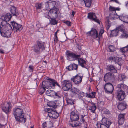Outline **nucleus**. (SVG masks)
<instances>
[{
	"instance_id": "obj_1",
	"label": "nucleus",
	"mask_w": 128,
	"mask_h": 128,
	"mask_svg": "<svg viewBox=\"0 0 128 128\" xmlns=\"http://www.w3.org/2000/svg\"><path fill=\"white\" fill-rule=\"evenodd\" d=\"M66 54L67 60L72 61L78 60V64L82 67L86 68V62L83 59L80 58V55L76 54L68 50H66Z\"/></svg>"
},
{
	"instance_id": "obj_2",
	"label": "nucleus",
	"mask_w": 128,
	"mask_h": 128,
	"mask_svg": "<svg viewBox=\"0 0 128 128\" xmlns=\"http://www.w3.org/2000/svg\"><path fill=\"white\" fill-rule=\"evenodd\" d=\"M7 22L3 20L1 22L2 26L0 32L2 36L8 38L10 36L12 29L10 24Z\"/></svg>"
},
{
	"instance_id": "obj_3",
	"label": "nucleus",
	"mask_w": 128,
	"mask_h": 128,
	"mask_svg": "<svg viewBox=\"0 0 128 128\" xmlns=\"http://www.w3.org/2000/svg\"><path fill=\"white\" fill-rule=\"evenodd\" d=\"M9 10L11 14L8 13L5 15L1 16L0 18L2 20L8 21L10 20L12 16H15L17 17L20 14V12L15 6H10L9 8Z\"/></svg>"
},
{
	"instance_id": "obj_4",
	"label": "nucleus",
	"mask_w": 128,
	"mask_h": 128,
	"mask_svg": "<svg viewBox=\"0 0 128 128\" xmlns=\"http://www.w3.org/2000/svg\"><path fill=\"white\" fill-rule=\"evenodd\" d=\"M13 112V114L17 121L24 123H25L26 118L24 117L25 114L22 109L19 108H14Z\"/></svg>"
},
{
	"instance_id": "obj_5",
	"label": "nucleus",
	"mask_w": 128,
	"mask_h": 128,
	"mask_svg": "<svg viewBox=\"0 0 128 128\" xmlns=\"http://www.w3.org/2000/svg\"><path fill=\"white\" fill-rule=\"evenodd\" d=\"M70 118L71 122L69 123L70 125L72 127L79 126L81 124L79 120L80 114L76 111H73L70 113Z\"/></svg>"
},
{
	"instance_id": "obj_6",
	"label": "nucleus",
	"mask_w": 128,
	"mask_h": 128,
	"mask_svg": "<svg viewBox=\"0 0 128 128\" xmlns=\"http://www.w3.org/2000/svg\"><path fill=\"white\" fill-rule=\"evenodd\" d=\"M46 44L44 42L38 40L36 41V44L32 47L33 51L37 54H39L42 51L45 50Z\"/></svg>"
},
{
	"instance_id": "obj_7",
	"label": "nucleus",
	"mask_w": 128,
	"mask_h": 128,
	"mask_svg": "<svg viewBox=\"0 0 128 128\" xmlns=\"http://www.w3.org/2000/svg\"><path fill=\"white\" fill-rule=\"evenodd\" d=\"M59 5V2L51 0L46 2L45 4L46 10H47L54 9V8H57Z\"/></svg>"
},
{
	"instance_id": "obj_8",
	"label": "nucleus",
	"mask_w": 128,
	"mask_h": 128,
	"mask_svg": "<svg viewBox=\"0 0 128 128\" xmlns=\"http://www.w3.org/2000/svg\"><path fill=\"white\" fill-rule=\"evenodd\" d=\"M59 10L58 8H55L54 9L52 10L44 13V16L50 20L51 17L53 18H56L58 16V14Z\"/></svg>"
},
{
	"instance_id": "obj_9",
	"label": "nucleus",
	"mask_w": 128,
	"mask_h": 128,
	"mask_svg": "<svg viewBox=\"0 0 128 128\" xmlns=\"http://www.w3.org/2000/svg\"><path fill=\"white\" fill-rule=\"evenodd\" d=\"M102 123L100 122H97L96 125L97 128H109V127L112 124L110 122L107 118H102Z\"/></svg>"
},
{
	"instance_id": "obj_10",
	"label": "nucleus",
	"mask_w": 128,
	"mask_h": 128,
	"mask_svg": "<svg viewBox=\"0 0 128 128\" xmlns=\"http://www.w3.org/2000/svg\"><path fill=\"white\" fill-rule=\"evenodd\" d=\"M46 111L48 112V115L51 118L56 119L59 116V114L56 110L50 108H46Z\"/></svg>"
},
{
	"instance_id": "obj_11",
	"label": "nucleus",
	"mask_w": 128,
	"mask_h": 128,
	"mask_svg": "<svg viewBox=\"0 0 128 128\" xmlns=\"http://www.w3.org/2000/svg\"><path fill=\"white\" fill-rule=\"evenodd\" d=\"M83 77V74L82 73H79L75 76H73L71 78V80L75 84L78 85L82 82Z\"/></svg>"
},
{
	"instance_id": "obj_12",
	"label": "nucleus",
	"mask_w": 128,
	"mask_h": 128,
	"mask_svg": "<svg viewBox=\"0 0 128 128\" xmlns=\"http://www.w3.org/2000/svg\"><path fill=\"white\" fill-rule=\"evenodd\" d=\"M61 83L63 90L64 91H68L72 87V83L69 80H64Z\"/></svg>"
},
{
	"instance_id": "obj_13",
	"label": "nucleus",
	"mask_w": 128,
	"mask_h": 128,
	"mask_svg": "<svg viewBox=\"0 0 128 128\" xmlns=\"http://www.w3.org/2000/svg\"><path fill=\"white\" fill-rule=\"evenodd\" d=\"M1 107L2 110L7 114H9L11 110L12 106L10 102L4 104Z\"/></svg>"
},
{
	"instance_id": "obj_14",
	"label": "nucleus",
	"mask_w": 128,
	"mask_h": 128,
	"mask_svg": "<svg viewBox=\"0 0 128 128\" xmlns=\"http://www.w3.org/2000/svg\"><path fill=\"white\" fill-rule=\"evenodd\" d=\"M104 88L105 92L109 94H112L114 90L113 85L109 82L105 84Z\"/></svg>"
},
{
	"instance_id": "obj_15",
	"label": "nucleus",
	"mask_w": 128,
	"mask_h": 128,
	"mask_svg": "<svg viewBox=\"0 0 128 128\" xmlns=\"http://www.w3.org/2000/svg\"><path fill=\"white\" fill-rule=\"evenodd\" d=\"M40 93L42 94H43L45 91L46 88H50L48 81H43L42 83V84L40 85Z\"/></svg>"
},
{
	"instance_id": "obj_16",
	"label": "nucleus",
	"mask_w": 128,
	"mask_h": 128,
	"mask_svg": "<svg viewBox=\"0 0 128 128\" xmlns=\"http://www.w3.org/2000/svg\"><path fill=\"white\" fill-rule=\"evenodd\" d=\"M87 36H90L92 38L94 39L98 38V34L97 30L94 28H92L90 31L88 32L86 34Z\"/></svg>"
},
{
	"instance_id": "obj_17",
	"label": "nucleus",
	"mask_w": 128,
	"mask_h": 128,
	"mask_svg": "<svg viewBox=\"0 0 128 128\" xmlns=\"http://www.w3.org/2000/svg\"><path fill=\"white\" fill-rule=\"evenodd\" d=\"M47 80H49L48 81L49 84V86L50 88H55V86H57L60 88H61V86L54 79H52L50 78H48Z\"/></svg>"
},
{
	"instance_id": "obj_18",
	"label": "nucleus",
	"mask_w": 128,
	"mask_h": 128,
	"mask_svg": "<svg viewBox=\"0 0 128 128\" xmlns=\"http://www.w3.org/2000/svg\"><path fill=\"white\" fill-rule=\"evenodd\" d=\"M114 74L110 72L106 73L104 75V80L106 82L114 80Z\"/></svg>"
},
{
	"instance_id": "obj_19",
	"label": "nucleus",
	"mask_w": 128,
	"mask_h": 128,
	"mask_svg": "<svg viewBox=\"0 0 128 128\" xmlns=\"http://www.w3.org/2000/svg\"><path fill=\"white\" fill-rule=\"evenodd\" d=\"M11 24L13 27L12 30L15 32L21 30L22 29V25L14 21L11 22Z\"/></svg>"
},
{
	"instance_id": "obj_20",
	"label": "nucleus",
	"mask_w": 128,
	"mask_h": 128,
	"mask_svg": "<svg viewBox=\"0 0 128 128\" xmlns=\"http://www.w3.org/2000/svg\"><path fill=\"white\" fill-rule=\"evenodd\" d=\"M125 91L122 90H117L116 91V94L118 100L120 101L123 100L125 98L126 95Z\"/></svg>"
},
{
	"instance_id": "obj_21",
	"label": "nucleus",
	"mask_w": 128,
	"mask_h": 128,
	"mask_svg": "<svg viewBox=\"0 0 128 128\" xmlns=\"http://www.w3.org/2000/svg\"><path fill=\"white\" fill-rule=\"evenodd\" d=\"M88 115L84 114H80L79 120L83 123L85 126H87L86 120L88 119Z\"/></svg>"
},
{
	"instance_id": "obj_22",
	"label": "nucleus",
	"mask_w": 128,
	"mask_h": 128,
	"mask_svg": "<svg viewBox=\"0 0 128 128\" xmlns=\"http://www.w3.org/2000/svg\"><path fill=\"white\" fill-rule=\"evenodd\" d=\"M88 18L90 20L98 23H100V21L97 18L95 13L93 12H90L88 14Z\"/></svg>"
},
{
	"instance_id": "obj_23",
	"label": "nucleus",
	"mask_w": 128,
	"mask_h": 128,
	"mask_svg": "<svg viewBox=\"0 0 128 128\" xmlns=\"http://www.w3.org/2000/svg\"><path fill=\"white\" fill-rule=\"evenodd\" d=\"M108 60L109 61L114 62H115V64L116 63L120 66H121L122 64L121 62V59L117 56H110L108 58Z\"/></svg>"
},
{
	"instance_id": "obj_24",
	"label": "nucleus",
	"mask_w": 128,
	"mask_h": 128,
	"mask_svg": "<svg viewBox=\"0 0 128 128\" xmlns=\"http://www.w3.org/2000/svg\"><path fill=\"white\" fill-rule=\"evenodd\" d=\"M116 87L118 88V90H122L125 91L126 93H128V86L124 84L120 83L118 84Z\"/></svg>"
},
{
	"instance_id": "obj_25",
	"label": "nucleus",
	"mask_w": 128,
	"mask_h": 128,
	"mask_svg": "<svg viewBox=\"0 0 128 128\" xmlns=\"http://www.w3.org/2000/svg\"><path fill=\"white\" fill-rule=\"evenodd\" d=\"M125 114H120L118 116V121L119 124L122 125L124 122Z\"/></svg>"
},
{
	"instance_id": "obj_26",
	"label": "nucleus",
	"mask_w": 128,
	"mask_h": 128,
	"mask_svg": "<svg viewBox=\"0 0 128 128\" xmlns=\"http://www.w3.org/2000/svg\"><path fill=\"white\" fill-rule=\"evenodd\" d=\"M127 106L126 102L123 101L119 103L117 107L118 110L122 111L126 108Z\"/></svg>"
},
{
	"instance_id": "obj_27",
	"label": "nucleus",
	"mask_w": 128,
	"mask_h": 128,
	"mask_svg": "<svg viewBox=\"0 0 128 128\" xmlns=\"http://www.w3.org/2000/svg\"><path fill=\"white\" fill-rule=\"evenodd\" d=\"M46 94L48 96L55 95L58 98L61 97L59 95L58 93L56 92L54 90H48L46 91Z\"/></svg>"
},
{
	"instance_id": "obj_28",
	"label": "nucleus",
	"mask_w": 128,
	"mask_h": 128,
	"mask_svg": "<svg viewBox=\"0 0 128 128\" xmlns=\"http://www.w3.org/2000/svg\"><path fill=\"white\" fill-rule=\"evenodd\" d=\"M107 70L113 73H116L117 72V70L113 65L109 64L107 66Z\"/></svg>"
},
{
	"instance_id": "obj_29",
	"label": "nucleus",
	"mask_w": 128,
	"mask_h": 128,
	"mask_svg": "<svg viewBox=\"0 0 128 128\" xmlns=\"http://www.w3.org/2000/svg\"><path fill=\"white\" fill-rule=\"evenodd\" d=\"M78 65L74 63H72L66 67V68L69 71L72 70H76L78 69Z\"/></svg>"
},
{
	"instance_id": "obj_30",
	"label": "nucleus",
	"mask_w": 128,
	"mask_h": 128,
	"mask_svg": "<svg viewBox=\"0 0 128 128\" xmlns=\"http://www.w3.org/2000/svg\"><path fill=\"white\" fill-rule=\"evenodd\" d=\"M120 20L125 23L128 24V16L125 14H122L120 15Z\"/></svg>"
},
{
	"instance_id": "obj_31",
	"label": "nucleus",
	"mask_w": 128,
	"mask_h": 128,
	"mask_svg": "<svg viewBox=\"0 0 128 128\" xmlns=\"http://www.w3.org/2000/svg\"><path fill=\"white\" fill-rule=\"evenodd\" d=\"M105 22L106 23V30H108L111 25V24L109 20V17H106L105 19Z\"/></svg>"
},
{
	"instance_id": "obj_32",
	"label": "nucleus",
	"mask_w": 128,
	"mask_h": 128,
	"mask_svg": "<svg viewBox=\"0 0 128 128\" xmlns=\"http://www.w3.org/2000/svg\"><path fill=\"white\" fill-rule=\"evenodd\" d=\"M56 101H50L48 103L47 105L49 106L55 108H57V106L56 104Z\"/></svg>"
},
{
	"instance_id": "obj_33",
	"label": "nucleus",
	"mask_w": 128,
	"mask_h": 128,
	"mask_svg": "<svg viewBox=\"0 0 128 128\" xmlns=\"http://www.w3.org/2000/svg\"><path fill=\"white\" fill-rule=\"evenodd\" d=\"M71 88L70 91L73 95H76L79 94L80 90L74 87Z\"/></svg>"
},
{
	"instance_id": "obj_34",
	"label": "nucleus",
	"mask_w": 128,
	"mask_h": 128,
	"mask_svg": "<svg viewBox=\"0 0 128 128\" xmlns=\"http://www.w3.org/2000/svg\"><path fill=\"white\" fill-rule=\"evenodd\" d=\"M91 104L92 106L90 107L89 110L91 111L92 113H95V111L96 109V104L92 102Z\"/></svg>"
},
{
	"instance_id": "obj_35",
	"label": "nucleus",
	"mask_w": 128,
	"mask_h": 128,
	"mask_svg": "<svg viewBox=\"0 0 128 128\" xmlns=\"http://www.w3.org/2000/svg\"><path fill=\"white\" fill-rule=\"evenodd\" d=\"M119 32L116 29V30H114L111 31L110 35L111 36H116L119 34Z\"/></svg>"
},
{
	"instance_id": "obj_36",
	"label": "nucleus",
	"mask_w": 128,
	"mask_h": 128,
	"mask_svg": "<svg viewBox=\"0 0 128 128\" xmlns=\"http://www.w3.org/2000/svg\"><path fill=\"white\" fill-rule=\"evenodd\" d=\"M84 4L87 7H90L92 3V0H83Z\"/></svg>"
},
{
	"instance_id": "obj_37",
	"label": "nucleus",
	"mask_w": 128,
	"mask_h": 128,
	"mask_svg": "<svg viewBox=\"0 0 128 128\" xmlns=\"http://www.w3.org/2000/svg\"><path fill=\"white\" fill-rule=\"evenodd\" d=\"M126 77L124 74H119L118 75V80L119 81H121L124 79Z\"/></svg>"
},
{
	"instance_id": "obj_38",
	"label": "nucleus",
	"mask_w": 128,
	"mask_h": 128,
	"mask_svg": "<svg viewBox=\"0 0 128 128\" xmlns=\"http://www.w3.org/2000/svg\"><path fill=\"white\" fill-rule=\"evenodd\" d=\"M120 51L123 54L128 52V45L124 47L120 48Z\"/></svg>"
},
{
	"instance_id": "obj_39",
	"label": "nucleus",
	"mask_w": 128,
	"mask_h": 128,
	"mask_svg": "<svg viewBox=\"0 0 128 128\" xmlns=\"http://www.w3.org/2000/svg\"><path fill=\"white\" fill-rule=\"evenodd\" d=\"M51 18L50 20V23L52 25H54L58 23V21L56 20L55 18Z\"/></svg>"
},
{
	"instance_id": "obj_40",
	"label": "nucleus",
	"mask_w": 128,
	"mask_h": 128,
	"mask_svg": "<svg viewBox=\"0 0 128 128\" xmlns=\"http://www.w3.org/2000/svg\"><path fill=\"white\" fill-rule=\"evenodd\" d=\"M116 29L119 31H120L122 32L124 31V30H126L124 29V25H121L116 28Z\"/></svg>"
},
{
	"instance_id": "obj_41",
	"label": "nucleus",
	"mask_w": 128,
	"mask_h": 128,
	"mask_svg": "<svg viewBox=\"0 0 128 128\" xmlns=\"http://www.w3.org/2000/svg\"><path fill=\"white\" fill-rule=\"evenodd\" d=\"M43 6V4L42 2H41L40 3H38L36 4L35 7H36V10H38L42 8Z\"/></svg>"
},
{
	"instance_id": "obj_42",
	"label": "nucleus",
	"mask_w": 128,
	"mask_h": 128,
	"mask_svg": "<svg viewBox=\"0 0 128 128\" xmlns=\"http://www.w3.org/2000/svg\"><path fill=\"white\" fill-rule=\"evenodd\" d=\"M122 32L123 33L120 36V37L121 38H128V32L127 31H126V30H124V31L123 32Z\"/></svg>"
},
{
	"instance_id": "obj_43",
	"label": "nucleus",
	"mask_w": 128,
	"mask_h": 128,
	"mask_svg": "<svg viewBox=\"0 0 128 128\" xmlns=\"http://www.w3.org/2000/svg\"><path fill=\"white\" fill-rule=\"evenodd\" d=\"M108 47L109 49L108 51L109 52H112L116 50L115 47L113 45H110L108 46Z\"/></svg>"
},
{
	"instance_id": "obj_44",
	"label": "nucleus",
	"mask_w": 128,
	"mask_h": 128,
	"mask_svg": "<svg viewBox=\"0 0 128 128\" xmlns=\"http://www.w3.org/2000/svg\"><path fill=\"white\" fill-rule=\"evenodd\" d=\"M116 12H112L110 14V16L112 19H116Z\"/></svg>"
},
{
	"instance_id": "obj_45",
	"label": "nucleus",
	"mask_w": 128,
	"mask_h": 128,
	"mask_svg": "<svg viewBox=\"0 0 128 128\" xmlns=\"http://www.w3.org/2000/svg\"><path fill=\"white\" fill-rule=\"evenodd\" d=\"M79 94H78V97L82 99V97L86 96V93H84L83 92H81L80 90Z\"/></svg>"
},
{
	"instance_id": "obj_46",
	"label": "nucleus",
	"mask_w": 128,
	"mask_h": 128,
	"mask_svg": "<svg viewBox=\"0 0 128 128\" xmlns=\"http://www.w3.org/2000/svg\"><path fill=\"white\" fill-rule=\"evenodd\" d=\"M66 101L67 104L68 105H72L74 104V101L72 100L71 99H70L68 98H66Z\"/></svg>"
},
{
	"instance_id": "obj_47",
	"label": "nucleus",
	"mask_w": 128,
	"mask_h": 128,
	"mask_svg": "<svg viewBox=\"0 0 128 128\" xmlns=\"http://www.w3.org/2000/svg\"><path fill=\"white\" fill-rule=\"evenodd\" d=\"M63 23L66 24L68 26H70L72 25L71 22L68 20L64 21L63 22Z\"/></svg>"
},
{
	"instance_id": "obj_48",
	"label": "nucleus",
	"mask_w": 128,
	"mask_h": 128,
	"mask_svg": "<svg viewBox=\"0 0 128 128\" xmlns=\"http://www.w3.org/2000/svg\"><path fill=\"white\" fill-rule=\"evenodd\" d=\"M42 128H48L46 122H45L42 124Z\"/></svg>"
},
{
	"instance_id": "obj_49",
	"label": "nucleus",
	"mask_w": 128,
	"mask_h": 128,
	"mask_svg": "<svg viewBox=\"0 0 128 128\" xmlns=\"http://www.w3.org/2000/svg\"><path fill=\"white\" fill-rule=\"evenodd\" d=\"M86 94V97H88V98H94V96H91V94L90 93L88 94L87 93H85Z\"/></svg>"
},
{
	"instance_id": "obj_50",
	"label": "nucleus",
	"mask_w": 128,
	"mask_h": 128,
	"mask_svg": "<svg viewBox=\"0 0 128 128\" xmlns=\"http://www.w3.org/2000/svg\"><path fill=\"white\" fill-rule=\"evenodd\" d=\"M109 10L110 11H115V8L110 6L109 8Z\"/></svg>"
},
{
	"instance_id": "obj_51",
	"label": "nucleus",
	"mask_w": 128,
	"mask_h": 128,
	"mask_svg": "<svg viewBox=\"0 0 128 128\" xmlns=\"http://www.w3.org/2000/svg\"><path fill=\"white\" fill-rule=\"evenodd\" d=\"M53 123L50 121L49 122L48 125V128H51L52 127H53Z\"/></svg>"
},
{
	"instance_id": "obj_52",
	"label": "nucleus",
	"mask_w": 128,
	"mask_h": 128,
	"mask_svg": "<svg viewBox=\"0 0 128 128\" xmlns=\"http://www.w3.org/2000/svg\"><path fill=\"white\" fill-rule=\"evenodd\" d=\"M103 110L105 114H110V111L108 109H107L105 108Z\"/></svg>"
},
{
	"instance_id": "obj_53",
	"label": "nucleus",
	"mask_w": 128,
	"mask_h": 128,
	"mask_svg": "<svg viewBox=\"0 0 128 128\" xmlns=\"http://www.w3.org/2000/svg\"><path fill=\"white\" fill-rule=\"evenodd\" d=\"M54 42L56 43L58 42V38L57 36L54 37Z\"/></svg>"
},
{
	"instance_id": "obj_54",
	"label": "nucleus",
	"mask_w": 128,
	"mask_h": 128,
	"mask_svg": "<svg viewBox=\"0 0 128 128\" xmlns=\"http://www.w3.org/2000/svg\"><path fill=\"white\" fill-rule=\"evenodd\" d=\"M29 69L31 71H33V66H30L29 67Z\"/></svg>"
},
{
	"instance_id": "obj_55",
	"label": "nucleus",
	"mask_w": 128,
	"mask_h": 128,
	"mask_svg": "<svg viewBox=\"0 0 128 128\" xmlns=\"http://www.w3.org/2000/svg\"><path fill=\"white\" fill-rule=\"evenodd\" d=\"M96 93V92H92L90 93L91 94V96H94V98H95V96L94 95Z\"/></svg>"
},
{
	"instance_id": "obj_56",
	"label": "nucleus",
	"mask_w": 128,
	"mask_h": 128,
	"mask_svg": "<svg viewBox=\"0 0 128 128\" xmlns=\"http://www.w3.org/2000/svg\"><path fill=\"white\" fill-rule=\"evenodd\" d=\"M104 30H100L99 33L100 34H102L104 32Z\"/></svg>"
},
{
	"instance_id": "obj_57",
	"label": "nucleus",
	"mask_w": 128,
	"mask_h": 128,
	"mask_svg": "<svg viewBox=\"0 0 128 128\" xmlns=\"http://www.w3.org/2000/svg\"><path fill=\"white\" fill-rule=\"evenodd\" d=\"M4 50H2V49H0V53L3 54L4 53Z\"/></svg>"
},
{
	"instance_id": "obj_58",
	"label": "nucleus",
	"mask_w": 128,
	"mask_h": 128,
	"mask_svg": "<svg viewBox=\"0 0 128 128\" xmlns=\"http://www.w3.org/2000/svg\"><path fill=\"white\" fill-rule=\"evenodd\" d=\"M76 12L73 10H72V15L73 16H74L75 13Z\"/></svg>"
},
{
	"instance_id": "obj_59",
	"label": "nucleus",
	"mask_w": 128,
	"mask_h": 128,
	"mask_svg": "<svg viewBox=\"0 0 128 128\" xmlns=\"http://www.w3.org/2000/svg\"><path fill=\"white\" fill-rule=\"evenodd\" d=\"M98 39H97V41H98L99 43L100 44V38H99V37H98Z\"/></svg>"
},
{
	"instance_id": "obj_60",
	"label": "nucleus",
	"mask_w": 128,
	"mask_h": 128,
	"mask_svg": "<svg viewBox=\"0 0 128 128\" xmlns=\"http://www.w3.org/2000/svg\"><path fill=\"white\" fill-rule=\"evenodd\" d=\"M102 34H100L99 33V35L98 36V37H99V38H101L102 36Z\"/></svg>"
},
{
	"instance_id": "obj_61",
	"label": "nucleus",
	"mask_w": 128,
	"mask_h": 128,
	"mask_svg": "<svg viewBox=\"0 0 128 128\" xmlns=\"http://www.w3.org/2000/svg\"><path fill=\"white\" fill-rule=\"evenodd\" d=\"M116 19H117V18H120V17H119V16H118V15L117 14V13H116Z\"/></svg>"
},
{
	"instance_id": "obj_62",
	"label": "nucleus",
	"mask_w": 128,
	"mask_h": 128,
	"mask_svg": "<svg viewBox=\"0 0 128 128\" xmlns=\"http://www.w3.org/2000/svg\"><path fill=\"white\" fill-rule=\"evenodd\" d=\"M116 10L119 11L120 10V8H115V11Z\"/></svg>"
},
{
	"instance_id": "obj_63",
	"label": "nucleus",
	"mask_w": 128,
	"mask_h": 128,
	"mask_svg": "<svg viewBox=\"0 0 128 128\" xmlns=\"http://www.w3.org/2000/svg\"><path fill=\"white\" fill-rule=\"evenodd\" d=\"M4 126V125L1 124L0 123V128H1L2 127H3Z\"/></svg>"
},
{
	"instance_id": "obj_64",
	"label": "nucleus",
	"mask_w": 128,
	"mask_h": 128,
	"mask_svg": "<svg viewBox=\"0 0 128 128\" xmlns=\"http://www.w3.org/2000/svg\"><path fill=\"white\" fill-rule=\"evenodd\" d=\"M126 6H128V1L126 2Z\"/></svg>"
}]
</instances>
